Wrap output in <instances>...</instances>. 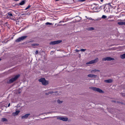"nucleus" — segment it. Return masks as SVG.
<instances>
[{
	"mask_svg": "<svg viewBox=\"0 0 125 125\" xmlns=\"http://www.w3.org/2000/svg\"><path fill=\"white\" fill-rule=\"evenodd\" d=\"M20 76V75L19 74L16 75L14 77H12L11 79L9 80L8 81V83H13L14 81L16 80Z\"/></svg>",
	"mask_w": 125,
	"mask_h": 125,
	"instance_id": "1",
	"label": "nucleus"
},
{
	"mask_svg": "<svg viewBox=\"0 0 125 125\" xmlns=\"http://www.w3.org/2000/svg\"><path fill=\"white\" fill-rule=\"evenodd\" d=\"M40 82H41L43 85H47L48 83V81L46 80L45 79L43 78H42L39 80Z\"/></svg>",
	"mask_w": 125,
	"mask_h": 125,
	"instance_id": "2",
	"label": "nucleus"
},
{
	"mask_svg": "<svg viewBox=\"0 0 125 125\" xmlns=\"http://www.w3.org/2000/svg\"><path fill=\"white\" fill-rule=\"evenodd\" d=\"M90 88L95 91H97L100 93L103 92L102 90L99 88H97L95 87H91Z\"/></svg>",
	"mask_w": 125,
	"mask_h": 125,
	"instance_id": "3",
	"label": "nucleus"
},
{
	"mask_svg": "<svg viewBox=\"0 0 125 125\" xmlns=\"http://www.w3.org/2000/svg\"><path fill=\"white\" fill-rule=\"evenodd\" d=\"M27 36H25L19 37L15 41L16 42H18L22 41L26 38L27 37Z\"/></svg>",
	"mask_w": 125,
	"mask_h": 125,
	"instance_id": "4",
	"label": "nucleus"
},
{
	"mask_svg": "<svg viewBox=\"0 0 125 125\" xmlns=\"http://www.w3.org/2000/svg\"><path fill=\"white\" fill-rule=\"evenodd\" d=\"M7 17L8 18H10L11 20H14V17L13 16L11 12H9L7 14Z\"/></svg>",
	"mask_w": 125,
	"mask_h": 125,
	"instance_id": "5",
	"label": "nucleus"
},
{
	"mask_svg": "<svg viewBox=\"0 0 125 125\" xmlns=\"http://www.w3.org/2000/svg\"><path fill=\"white\" fill-rule=\"evenodd\" d=\"M98 61V58H96L95 59L92 60L87 63V64H91L93 63H94L97 62Z\"/></svg>",
	"mask_w": 125,
	"mask_h": 125,
	"instance_id": "6",
	"label": "nucleus"
},
{
	"mask_svg": "<svg viewBox=\"0 0 125 125\" xmlns=\"http://www.w3.org/2000/svg\"><path fill=\"white\" fill-rule=\"evenodd\" d=\"M110 7H109L106 4L104 7V11L105 13L109 12L110 11Z\"/></svg>",
	"mask_w": 125,
	"mask_h": 125,
	"instance_id": "7",
	"label": "nucleus"
},
{
	"mask_svg": "<svg viewBox=\"0 0 125 125\" xmlns=\"http://www.w3.org/2000/svg\"><path fill=\"white\" fill-rule=\"evenodd\" d=\"M62 42L61 40H58L51 42L50 43V45H55L59 44Z\"/></svg>",
	"mask_w": 125,
	"mask_h": 125,
	"instance_id": "8",
	"label": "nucleus"
},
{
	"mask_svg": "<svg viewBox=\"0 0 125 125\" xmlns=\"http://www.w3.org/2000/svg\"><path fill=\"white\" fill-rule=\"evenodd\" d=\"M114 60V59L113 58H111L109 57H107L106 58H103L102 59V60L103 61H111L113 60Z\"/></svg>",
	"mask_w": 125,
	"mask_h": 125,
	"instance_id": "9",
	"label": "nucleus"
},
{
	"mask_svg": "<svg viewBox=\"0 0 125 125\" xmlns=\"http://www.w3.org/2000/svg\"><path fill=\"white\" fill-rule=\"evenodd\" d=\"M58 119L65 121H67L68 119L67 118L64 117H59L58 118Z\"/></svg>",
	"mask_w": 125,
	"mask_h": 125,
	"instance_id": "10",
	"label": "nucleus"
},
{
	"mask_svg": "<svg viewBox=\"0 0 125 125\" xmlns=\"http://www.w3.org/2000/svg\"><path fill=\"white\" fill-rule=\"evenodd\" d=\"M30 114H27L25 115H24L22 116H21V118L22 119H24L28 117V116L30 115Z\"/></svg>",
	"mask_w": 125,
	"mask_h": 125,
	"instance_id": "11",
	"label": "nucleus"
},
{
	"mask_svg": "<svg viewBox=\"0 0 125 125\" xmlns=\"http://www.w3.org/2000/svg\"><path fill=\"white\" fill-rule=\"evenodd\" d=\"M106 4L109 7H110V8H115V7H114V6H113L114 4L112 3H110L108 4Z\"/></svg>",
	"mask_w": 125,
	"mask_h": 125,
	"instance_id": "12",
	"label": "nucleus"
},
{
	"mask_svg": "<svg viewBox=\"0 0 125 125\" xmlns=\"http://www.w3.org/2000/svg\"><path fill=\"white\" fill-rule=\"evenodd\" d=\"M88 76L91 78H95L97 76V75L94 74H90L88 75Z\"/></svg>",
	"mask_w": 125,
	"mask_h": 125,
	"instance_id": "13",
	"label": "nucleus"
},
{
	"mask_svg": "<svg viewBox=\"0 0 125 125\" xmlns=\"http://www.w3.org/2000/svg\"><path fill=\"white\" fill-rule=\"evenodd\" d=\"M20 111L19 110L17 111L15 113H13L12 115L14 116L17 115L20 113Z\"/></svg>",
	"mask_w": 125,
	"mask_h": 125,
	"instance_id": "14",
	"label": "nucleus"
},
{
	"mask_svg": "<svg viewBox=\"0 0 125 125\" xmlns=\"http://www.w3.org/2000/svg\"><path fill=\"white\" fill-rule=\"evenodd\" d=\"M104 82L106 83H110L112 82V80L111 79L105 80L104 81Z\"/></svg>",
	"mask_w": 125,
	"mask_h": 125,
	"instance_id": "15",
	"label": "nucleus"
},
{
	"mask_svg": "<svg viewBox=\"0 0 125 125\" xmlns=\"http://www.w3.org/2000/svg\"><path fill=\"white\" fill-rule=\"evenodd\" d=\"M25 0H22L21 2L19 3V4L21 5L24 4L25 3Z\"/></svg>",
	"mask_w": 125,
	"mask_h": 125,
	"instance_id": "16",
	"label": "nucleus"
},
{
	"mask_svg": "<svg viewBox=\"0 0 125 125\" xmlns=\"http://www.w3.org/2000/svg\"><path fill=\"white\" fill-rule=\"evenodd\" d=\"M120 57L122 59L125 58V53L121 55L120 56Z\"/></svg>",
	"mask_w": 125,
	"mask_h": 125,
	"instance_id": "17",
	"label": "nucleus"
},
{
	"mask_svg": "<svg viewBox=\"0 0 125 125\" xmlns=\"http://www.w3.org/2000/svg\"><path fill=\"white\" fill-rule=\"evenodd\" d=\"M1 121L2 122L7 121V120L6 118H3L1 119Z\"/></svg>",
	"mask_w": 125,
	"mask_h": 125,
	"instance_id": "18",
	"label": "nucleus"
},
{
	"mask_svg": "<svg viewBox=\"0 0 125 125\" xmlns=\"http://www.w3.org/2000/svg\"><path fill=\"white\" fill-rule=\"evenodd\" d=\"M100 71L99 70L96 69L93 70L92 71V72H93L94 73H95L97 72H100Z\"/></svg>",
	"mask_w": 125,
	"mask_h": 125,
	"instance_id": "19",
	"label": "nucleus"
},
{
	"mask_svg": "<svg viewBox=\"0 0 125 125\" xmlns=\"http://www.w3.org/2000/svg\"><path fill=\"white\" fill-rule=\"evenodd\" d=\"M53 93V92H48V93H45V94L46 95H48L50 94H52Z\"/></svg>",
	"mask_w": 125,
	"mask_h": 125,
	"instance_id": "20",
	"label": "nucleus"
},
{
	"mask_svg": "<svg viewBox=\"0 0 125 125\" xmlns=\"http://www.w3.org/2000/svg\"><path fill=\"white\" fill-rule=\"evenodd\" d=\"M39 45V44L38 43H35V44H31V46H38Z\"/></svg>",
	"mask_w": 125,
	"mask_h": 125,
	"instance_id": "21",
	"label": "nucleus"
},
{
	"mask_svg": "<svg viewBox=\"0 0 125 125\" xmlns=\"http://www.w3.org/2000/svg\"><path fill=\"white\" fill-rule=\"evenodd\" d=\"M118 24H119V25H124V22H118Z\"/></svg>",
	"mask_w": 125,
	"mask_h": 125,
	"instance_id": "22",
	"label": "nucleus"
},
{
	"mask_svg": "<svg viewBox=\"0 0 125 125\" xmlns=\"http://www.w3.org/2000/svg\"><path fill=\"white\" fill-rule=\"evenodd\" d=\"M57 102L59 104H61L62 103V101H61L60 100L58 99L57 100Z\"/></svg>",
	"mask_w": 125,
	"mask_h": 125,
	"instance_id": "23",
	"label": "nucleus"
},
{
	"mask_svg": "<svg viewBox=\"0 0 125 125\" xmlns=\"http://www.w3.org/2000/svg\"><path fill=\"white\" fill-rule=\"evenodd\" d=\"M45 24L46 25H52V24L51 23H50L49 22H47L45 23Z\"/></svg>",
	"mask_w": 125,
	"mask_h": 125,
	"instance_id": "24",
	"label": "nucleus"
},
{
	"mask_svg": "<svg viewBox=\"0 0 125 125\" xmlns=\"http://www.w3.org/2000/svg\"><path fill=\"white\" fill-rule=\"evenodd\" d=\"M31 6L30 5H29L26 8V9H25V10H27L28 9H29V8H30V7H31Z\"/></svg>",
	"mask_w": 125,
	"mask_h": 125,
	"instance_id": "25",
	"label": "nucleus"
},
{
	"mask_svg": "<svg viewBox=\"0 0 125 125\" xmlns=\"http://www.w3.org/2000/svg\"><path fill=\"white\" fill-rule=\"evenodd\" d=\"M107 17L106 16H105L104 15H103V16H102V18L103 19H105Z\"/></svg>",
	"mask_w": 125,
	"mask_h": 125,
	"instance_id": "26",
	"label": "nucleus"
},
{
	"mask_svg": "<svg viewBox=\"0 0 125 125\" xmlns=\"http://www.w3.org/2000/svg\"><path fill=\"white\" fill-rule=\"evenodd\" d=\"M34 42V41L33 40H31L29 41V43L30 42Z\"/></svg>",
	"mask_w": 125,
	"mask_h": 125,
	"instance_id": "27",
	"label": "nucleus"
},
{
	"mask_svg": "<svg viewBox=\"0 0 125 125\" xmlns=\"http://www.w3.org/2000/svg\"><path fill=\"white\" fill-rule=\"evenodd\" d=\"M94 28L93 27H91L90 28V30H94Z\"/></svg>",
	"mask_w": 125,
	"mask_h": 125,
	"instance_id": "28",
	"label": "nucleus"
},
{
	"mask_svg": "<svg viewBox=\"0 0 125 125\" xmlns=\"http://www.w3.org/2000/svg\"><path fill=\"white\" fill-rule=\"evenodd\" d=\"M86 50V49H81V51H84Z\"/></svg>",
	"mask_w": 125,
	"mask_h": 125,
	"instance_id": "29",
	"label": "nucleus"
},
{
	"mask_svg": "<svg viewBox=\"0 0 125 125\" xmlns=\"http://www.w3.org/2000/svg\"><path fill=\"white\" fill-rule=\"evenodd\" d=\"M79 0L80 1H81V2H83V1H85V0Z\"/></svg>",
	"mask_w": 125,
	"mask_h": 125,
	"instance_id": "30",
	"label": "nucleus"
},
{
	"mask_svg": "<svg viewBox=\"0 0 125 125\" xmlns=\"http://www.w3.org/2000/svg\"><path fill=\"white\" fill-rule=\"evenodd\" d=\"M38 51H36V52H35V54H37L38 53Z\"/></svg>",
	"mask_w": 125,
	"mask_h": 125,
	"instance_id": "31",
	"label": "nucleus"
},
{
	"mask_svg": "<svg viewBox=\"0 0 125 125\" xmlns=\"http://www.w3.org/2000/svg\"><path fill=\"white\" fill-rule=\"evenodd\" d=\"M87 19H88L89 20H91L92 19V18H89Z\"/></svg>",
	"mask_w": 125,
	"mask_h": 125,
	"instance_id": "32",
	"label": "nucleus"
},
{
	"mask_svg": "<svg viewBox=\"0 0 125 125\" xmlns=\"http://www.w3.org/2000/svg\"><path fill=\"white\" fill-rule=\"evenodd\" d=\"M10 103L9 104H8V107H9V106H10Z\"/></svg>",
	"mask_w": 125,
	"mask_h": 125,
	"instance_id": "33",
	"label": "nucleus"
},
{
	"mask_svg": "<svg viewBox=\"0 0 125 125\" xmlns=\"http://www.w3.org/2000/svg\"><path fill=\"white\" fill-rule=\"evenodd\" d=\"M79 51L77 49L76 50V51L77 52H79Z\"/></svg>",
	"mask_w": 125,
	"mask_h": 125,
	"instance_id": "34",
	"label": "nucleus"
},
{
	"mask_svg": "<svg viewBox=\"0 0 125 125\" xmlns=\"http://www.w3.org/2000/svg\"><path fill=\"white\" fill-rule=\"evenodd\" d=\"M101 2H102L103 1V0H100Z\"/></svg>",
	"mask_w": 125,
	"mask_h": 125,
	"instance_id": "35",
	"label": "nucleus"
},
{
	"mask_svg": "<svg viewBox=\"0 0 125 125\" xmlns=\"http://www.w3.org/2000/svg\"><path fill=\"white\" fill-rule=\"evenodd\" d=\"M112 102H115V101H112Z\"/></svg>",
	"mask_w": 125,
	"mask_h": 125,
	"instance_id": "36",
	"label": "nucleus"
},
{
	"mask_svg": "<svg viewBox=\"0 0 125 125\" xmlns=\"http://www.w3.org/2000/svg\"><path fill=\"white\" fill-rule=\"evenodd\" d=\"M14 0L15 1H18V0Z\"/></svg>",
	"mask_w": 125,
	"mask_h": 125,
	"instance_id": "37",
	"label": "nucleus"
},
{
	"mask_svg": "<svg viewBox=\"0 0 125 125\" xmlns=\"http://www.w3.org/2000/svg\"><path fill=\"white\" fill-rule=\"evenodd\" d=\"M123 95L124 96H125V94H123Z\"/></svg>",
	"mask_w": 125,
	"mask_h": 125,
	"instance_id": "38",
	"label": "nucleus"
},
{
	"mask_svg": "<svg viewBox=\"0 0 125 125\" xmlns=\"http://www.w3.org/2000/svg\"><path fill=\"white\" fill-rule=\"evenodd\" d=\"M66 25V24H64L63 25Z\"/></svg>",
	"mask_w": 125,
	"mask_h": 125,
	"instance_id": "39",
	"label": "nucleus"
},
{
	"mask_svg": "<svg viewBox=\"0 0 125 125\" xmlns=\"http://www.w3.org/2000/svg\"><path fill=\"white\" fill-rule=\"evenodd\" d=\"M124 25H125V21L124 22Z\"/></svg>",
	"mask_w": 125,
	"mask_h": 125,
	"instance_id": "40",
	"label": "nucleus"
},
{
	"mask_svg": "<svg viewBox=\"0 0 125 125\" xmlns=\"http://www.w3.org/2000/svg\"><path fill=\"white\" fill-rule=\"evenodd\" d=\"M64 22V21H61L60 22Z\"/></svg>",
	"mask_w": 125,
	"mask_h": 125,
	"instance_id": "41",
	"label": "nucleus"
},
{
	"mask_svg": "<svg viewBox=\"0 0 125 125\" xmlns=\"http://www.w3.org/2000/svg\"><path fill=\"white\" fill-rule=\"evenodd\" d=\"M1 60V59L0 58V61Z\"/></svg>",
	"mask_w": 125,
	"mask_h": 125,
	"instance_id": "42",
	"label": "nucleus"
}]
</instances>
